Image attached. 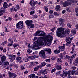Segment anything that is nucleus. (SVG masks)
<instances>
[{
  "instance_id": "a19ab883",
  "label": "nucleus",
  "mask_w": 78,
  "mask_h": 78,
  "mask_svg": "<svg viewBox=\"0 0 78 78\" xmlns=\"http://www.w3.org/2000/svg\"><path fill=\"white\" fill-rule=\"evenodd\" d=\"M70 41L67 42V43L66 44V45H67V46H69V47H70Z\"/></svg>"
},
{
  "instance_id": "c85d7f7f",
  "label": "nucleus",
  "mask_w": 78,
  "mask_h": 78,
  "mask_svg": "<svg viewBox=\"0 0 78 78\" xmlns=\"http://www.w3.org/2000/svg\"><path fill=\"white\" fill-rule=\"evenodd\" d=\"M39 68H40V66H37L36 67L34 68V71H37Z\"/></svg>"
},
{
  "instance_id": "338daca9",
  "label": "nucleus",
  "mask_w": 78,
  "mask_h": 78,
  "mask_svg": "<svg viewBox=\"0 0 78 78\" xmlns=\"http://www.w3.org/2000/svg\"><path fill=\"white\" fill-rule=\"evenodd\" d=\"M47 66L48 67H51V65L49 64H48L47 65Z\"/></svg>"
},
{
  "instance_id": "a18cd8bd",
  "label": "nucleus",
  "mask_w": 78,
  "mask_h": 78,
  "mask_svg": "<svg viewBox=\"0 0 78 78\" xmlns=\"http://www.w3.org/2000/svg\"><path fill=\"white\" fill-rule=\"evenodd\" d=\"M53 17H54V16L51 15L49 16V19H51V18H53Z\"/></svg>"
},
{
  "instance_id": "bb28decb",
  "label": "nucleus",
  "mask_w": 78,
  "mask_h": 78,
  "mask_svg": "<svg viewBox=\"0 0 78 78\" xmlns=\"http://www.w3.org/2000/svg\"><path fill=\"white\" fill-rule=\"evenodd\" d=\"M46 65L45 62H43L41 63V65L39 66L40 67H44Z\"/></svg>"
},
{
  "instance_id": "69168bd1",
  "label": "nucleus",
  "mask_w": 78,
  "mask_h": 78,
  "mask_svg": "<svg viewBox=\"0 0 78 78\" xmlns=\"http://www.w3.org/2000/svg\"><path fill=\"white\" fill-rule=\"evenodd\" d=\"M0 49L1 51H2L3 50V48L2 47L0 46Z\"/></svg>"
},
{
  "instance_id": "f257e3e1",
  "label": "nucleus",
  "mask_w": 78,
  "mask_h": 78,
  "mask_svg": "<svg viewBox=\"0 0 78 78\" xmlns=\"http://www.w3.org/2000/svg\"><path fill=\"white\" fill-rule=\"evenodd\" d=\"M64 29L62 27L58 28L57 29V31H56L57 36L58 37L61 36V37H64V36H66V35L69 34L70 30L68 28H67L64 32Z\"/></svg>"
},
{
  "instance_id": "ddd939ff",
  "label": "nucleus",
  "mask_w": 78,
  "mask_h": 78,
  "mask_svg": "<svg viewBox=\"0 0 78 78\" xmlns=\"http://www.w3.org/2000/svg\"><path fill=\"white\" fill-rule=\"evenodd\" d=\"M60 76L61 77H63L64 76H67V72L65 71L63 72V74H60Z\"/></svg>"
},
{
  "instance_id": "4468645a",
  "label": "nucleus",
  "mask_w": 78,
  "mask_h": 78,
  "mask_svg": "<svg viewBox=\"0 0 78 78\" xmlns=\"http://www.w3.org/2000/svg\"><path fill=\"white\" fill-rule=\"evenodd\" d=\"M9 59H12L14 60L15 59V58H16V55H9Z\"/></svg>"
},
{
  "instance_id": "b1692460",
  "label": "nucleus",
  "mask_w": 78,
  "mask_h": 78,
  "mask_svg": "<svg viewBox=\"0 0 78 78\" xmlns=\"http://www.w3.org/2000/svg\"><path fill=\"white\" fill-rule=\"evenodd\" d=\"M3 65H5V66H8L9 64V62H4L2 63Z\"/></svg>"
},
{
  "instance_id": "2f4dec72",
  "label": "nucleus",
  "mask_w": 78,
  "mask_h": 78,
  "mask_svg": "<svg viewBox=\"0 0 78 78\" xmlns=\"http://www.w3.org/2000/svg\"><path fill=\"white\" fill-rule=\"evenodd\" d=\"M67 26L69 28H71V27H72V24L70 23H68L67 24Z\"/></svg>"
},
{
  "instance_id": "f03ea898",
  "label": "nucleus",
  "mask_w": 78,
  "mask_h": 78,
  "mask_svg": "<svg viewBox=\"0 0 78 78\" xmlns=\"http://www.w3.org/2000/svg\"><path fill=\"white\" fill-rule=\"evenodd\" d=\"M53 41V38L52 36H50V35L47 36L44 40V42L45 44H47V45L48 47L50 46L51 45V44L48 43H50L51 42V41Z\"/></svg>"
},
{
  "instance_id": "c03bdc74",
  "label": "nucleus",
  "mask_w": 78,
  "mask_h": 78,
  "mask_svg": "<svg viewBox=\"0 0 78 78\" xmlns=\"http://www.w3.org/2000/svg\"><path fill=\"white\" fill-rule=\"evenodd\" d=\"M56 69L55 68H54V69H52V70L51 71V73H53V72H55V71H56Z\"/></svg>"
},
{
  "instance_id": "f8f14e48",
  "label": "nucleus",
  "mask_w": 78,
  "mask_h": 78,
  "mask_svg": "<svg viewBox=\"0 0 78 78\" xmlns=\"http://www.w3.org/2000/svg\"><path fill=\"white\" fill-rule=\"evenodd\" d=\"M22 59V58L20 56V55H18V56L16 57V60L17 62H19V61H20Z\"/></svg>"
},
{
  "instance_id": "6e6552de",
  "label": "nucleus",
  "mask_w": 78,
  "mask_h": 78,
  "mask_svg": "<svg viewBox=\"0 0 78 78\" xmlns=\"http://www.w3.org/2000/svg\"><path fill=\"white\" fill-rule=\"evenodd\" d=\"M39 72L40 73H42V75H44L47 74L48 73V71L47 69H41Z\"/></svg>"
},
{
  "instance_id": "e433bc0d",
  "label": "nucleus",
  "mask_w": 78,
  "mask_h": 78,
  "mask_svg": "<svg viewBox=\"0 0 78 78\" xmlns=\"http://www.w3.org/2000/svg\"><path fill=\"white\" fill-rule=\"evenodd\" d=\"M7 43L8 42H7V41H4L2 44V45H3V46H4V45H5V44H7Z\"/></svg>"
},
{
  "instance_id": "20e7f679",
  "label": "nucleus",
  "mask_w": 78,
  "mask_h": 78,
  "mask_svg": "<svg viewBox=\"0 0 78 78\" xmlns=\"http://www.w3.org/2000/svg\"><path fill=\"white\" fill-rule=\"evenodd\" d=\"M76 56V54H74L72 56H69L68 55H66L64 56V58L65 59H68L70 58V61H72L73 59L74 58H75V56Z\"/></svg>"
},
{
  "instance_id": "6ab92c4d",
  "label": "nucleus",
  "mask_w": 78,
  "mask_h": 78,
  "mask_svg": "<svg viewBox=\"0 0 78 78\" xmlns=\"http://www.w3.org/2000/svg\"><path fill=\"white\" fill-rule=\"evenodd\" d=\"M5 9H4L3 10L1 9L0 10V16H1L2 15H3V14L5 12Z\"/></svg>"
},
{
  "instance_id": "a211bd4d",
  "label": "nucleus",
  "mask_w": 78,
  "mask_h": 78,
  "mask_svg": "<svg viewBox=\"0 0 78 78\" xmlns=\"http://www.w3.org/2000/svg\"><path fill=\"white\" fill-rule=\"evenodd\" d=\"M66 42H69V43H71V39L69 37H66Z\"/></svg>"
},
{
  "instance_id": "c9c22d12",
  "label": "nucleus",
  "mask_w": 78,
  "mask_h": 78,
  "mask_svg": "<svg viewBox=\"0 0 78 78\" xmlns=\"http://www.w3.org/2000/svg\"><path fill=\"white\" fill-rule=\"evenodd\" d=\"M59 21L60 23H63L64 21V20H63V19H62V18H60L59 20Z\"/></svg>"
},
{
  "instance_id": "5701e85b",
  "label": "nucleus",
  "mask_w": 78,
  "mask_h": 78,
  "mask_svg": "<svg viewBox=\"0 0 78 78\" xmlns=\"http://www.w3.org/2000/svg\"><path fill=\"white\" fill-rule=\"evenodd\" d=\"M45 36V33L44 32L41 31L40 34V36Z\"/></svg>"
},
{
  "instance_id": "473e14b6",
  "label": "nucleus",
  "mask_w": 78,
  "mask_h": 78,
  "mask_svg": "<svg viewBox=\"0 0 78 78\" xmlns=\"http://www.w3.org/2000/svg\"><path fill=\"white\" fill-rule=\"evenodd\" d=\"M66 10L68 12H70V11H71V9L70 8L68 7L66 8Z\"/></svg>"
},
{
  "instance_id": "7ed1b4c3",
  "label": "nucleus",
  "mask_w": 78,
  "mask_h": 78,
  "mask_svg": "<svg viewBox=\"0 0 78 78\" xmlns=\"http://www.w3.org/2000/svg\"><path fill=\"white\" fill-rule=\"evenodd\" d=\"M32 23L33 20H27L25 21L26 24L29 28H33L34 27V24H32Z\"/></svg>"
},
{
  "instance_id": "cd10ccee",
  "label": "nucleus",
  "mask_w": 78,
  "mask_h": 78,
  "mask_svg": "<svg viewBox=\"0 0 78 78\" xmlns=\"http://www.w3.org/2000/svg\"><path fill=\"white\" fill-rule=\"evenodd\" d=\"M23 60L25 62H28L29 61L28 58L27 57H25L23 59Z\"/></svg>"
},
{
  "instance_id": "774afa93",
  "label": "nucleus",
  "mask_w": 78,
  "mask_h": 78,
  "mask_svg": "<svg viewBox=\"0 0 78 78\" xmlns=\"http://www.w3.org/2000/svg\"><path fill=\"white\" fill-rule=\"evenodd\" d=\"M66 12V10H64L62 11V14H64Z\"/></svg>"
},
{
  "instance_id": "603ef678",
  "label": "nucleus",
  "mask_w": 78,
  "mask_h": 78,
  "mask_svg": "<svg viewBox=\"0 0 78 78\" xmlns=\"http://www.w3.org/2000/svg\"><path fill=\"white\" fill-rule=\"evenodd\" d=\"M49 13L51 14H53V10H51L49 11Z\"/></svg>"
},
{
  "instance_id": "3c124183",
  "label": "nucleus",
  "mask_w": 78,
  "mask_h": 78,
  "mask_svg": "<svg viewBox=\"0 0 78 78\" xmlns=\"http://www.w3.org/2000/svg\"><path fill=\"white\" fill-rule=\"evenodd\" d=\"M9 41H10V42H11L12 43H13V41H12V39L9 38Z\"/></svg>"
},
{
  "instance_id": "c756f323",
  "label": "nucleus",
  "mask_w": 78,
  "mask_h": 78,
  "mask_svg": "<svg viewBox=\"0 0 78 78\" xmlns=\"http://www.w3.org/2000/svg\"><path fill=\"white\" fill-rule=\"evenodd\" d=\"M75 11L76 13L77 14H76V16H78V7H76L75 9Z\"/></svg>"
},
{
  "instance_id": "864d4df0",
  "label": "nucleus",
  "mask_w": 78,
  "mask_h": 78,
  "mask_svg": "<svg viewBox=\"0 0 78 78\" xmlns=\"http://www.w3.org/2000/svg\"><path fill=\"white\" fill-rule=\"evenodd\" d=\"M63 56H64V55L62 54H61V55L60 56V57L61 59H63Z\"/></svg>"
},
{
  "instance_id": "aec40b11",
  "label": "nucleus",
  "mask_w": 78,
  "mask_h": 78,
  "mask_svg": "<svg viewBox=\"0 0 78 78\" xmlns=\"http://www.w3.org/2000/svg\"><path fill=\"white\" fill-rule=\"evenodd\" d=\"M41 33V31H37L35 34V36H40V34Z\"/></svg>"
},
{
  "instance_id": "6e6d98bb",
  "label": "nucleus",
  "mask_w": 78,
  "mask_h": 78,
  "mask_svg": "<svg viewBox=\"0 0 78 78\" xmlns=\"http://www.w3.org/2000/svg\"><path fill=\"white\" fill-rule=\"evenodd\" d=\"M75 75H78V71H75Z\"/></svg>"
},
{
  "instance_id": "f3484780",
  "label": "nucleus",
  "mask_w": 78,
  "mask_h": 78,
  "mask_svg": "<svg viewBox=\"0 0 78 78\" xmlns=\"http://www.w3.org/2000/svg\"><path fill=\"white\" fill-rule=\"evenodd\" d=\"M45 51H47L48 53H49V55L50 54H51V49L50 48H46L45 49Z\"/></svg>"
},
{
  "instance_id": "49530a36",
  "label": "nucleus",
  "mask_w": 78,
  "mask_h": 78,
  "mask_svg": "<svg viewBox=\"0 0 78 78\" xmlns=\"http://www.w3.org/2000/svg\"><path fill=\"white\" fill-rule=\"evenodd\" d=\"M31 76L32 77V78H35L36 77V75L34 74H32L31 75Z\"/></svg>"
},
{
  "instance_id": "dca6fc26",
  "label": "nucleus",
  "mask_w": 78,
  "mask_h": 78,
  "mask_svg": "<svg viewBox=\"0 0 78 78\" xmlns=\"http://www.w3.org/2000/svg\"><path fill=\"white\" fill-rule=\"evenodd\" d=\"M55 68L58 70H61L62 69V67L61 65H57L55 66Z\"/></svg>"
},
{
  "instance_id": "4d7b16f0",
  "label": "nucleus",
  "mask_w": 78,
  "mask_h": 78,
  "mask_svg": "<svg viewBox=\"0 0 78 78\" xmlns=\"http://www.w3.org/2000/svg\"><path fill=\"white\" fill-rule=\"evenodd\" d=\"M3 53H5V52H6V49L5 48L4 49L3 51Z\"/></svg>"
},
{
  "instance_id": "8fccbe9b",
  "label": "nucleus",
  "mask_w": 78,
  "mask_h": 78,
  "mask_svg": "<svg viewBox=\"0 0 78 78\" xmlns=\"http://www.w3.org/2000/svg\"><path fill=\"white\" fill-rule=\"evenodd\" d=\"M56 27H54V28H52V29H51V31H52V32H54V31L55 30V28Z\"/></svg>"
},
{
  "instance_id": "de8ad7c7",
  "label": "nucleus",
  "mask_w": 78,
  "mask_h": 78,
  "mask_svg": "<svg viewBox=\"0 0 78 78\" xmlns=\"http://www.w3.org/2000/svg\"><path fill=\"white\" fill-rule=\"evenodd\" d=\"M71 69H73V70H75L76 68L75 66H73L71 68Z\"/></svg>"
},
{
  "instance_id": "680f3d73",
  "label": "nucleus",
  "mask_w": 78,
  "mask_h": 78,
  "mask_svg": "<svg viewBox=\"0 0 78 78\" xmlns=\"http://www.w3.org/2000/svg\"><path fill=\"white\" fill-rule=\"evenodd\" d=\"M21 68L22 70H23V69H25V67H24V66H22Z\"/></svg>"
},
{
  "instance_id": "0e129e2a",
  "label": "nucleus",
  "mask_w": 78,
  "mask_h": 78,
  "mask_svg": "<svg viewBox=\"0 0 78 78\" xmlns=\"http://www.w3.org/2000/svg\"><path fill=\"white\" fill-rule=\"evenodd\" d=\"M51 59L52 60H55V57H51Z\"/></svg>"
},
{
  "instance_id": "39448f33",
  "label": "nucleus",
  "mask_w": 78,
  "mask_h": 78,
  "mask_svg": "<svg viewBox=\"0 0 78 78\" xmlns=\"http://www.w3.org/2000/svg\"><path fill=\"white\" fill-rule=\"evenodd\" d=\"M23 24L22 21H20L17 24H16V28H20L21 29L23 27Z\"/></svg>"
},
{
  "instance_id": "393cba45",
  "label": "nucleus",
  "mask_w": 78,
  "mask_h": 78,
  "mask_svg": "<svg viewBox=\"0 0 78 78\" xmlns=\"http://www.w3.org/2000/svg\"><path fill=\"white\" fill-rule=\"evenodd\" d=\"M28 58H29V59H32V60L35 59V57H34L33 56H29L28 57Z\"/></svg>"
},
{
  "instance_id": "5fc2aeb1",
  "label": "nucleus",
  "mask_w": 78,
  "mask_h": 78,
  "mask_svg": "<svg viewBox=\"0 0 78 78\" xmlns=\"http://www.w3.org/2000/svg\"><path fill=\"white\" fill-rule=\"evenodd\" d=\"M16 8L18 9H20V7H19V5H16Z\"/></svg>"
},
{
  "instance_id": "0eeeda50",
  "label": "nucleus",
  "mask_w": 78,
  "mask_h": 78,
  "mask_svg": "<svg viewBox=\"0 0 78 78\" xmlns=\"http://www.w3.org/2000/svg\"><path fill=\"white\" fill-rule=\"evenodd\" d=\"M33 41H34V44H33V47H32V49H35L36 47V44L38 42V40H37V38L34 37Z\"/></svg>"
},
{
  "instance_id": "ea45409f",
  "label": "nucleus",
  "mask_w": 78,
  "mask_h": 78,
  "mask_svg": "<svg viewBox=\"0 0 78 78\" xmlns=\"http://www.w3.org/2000/svg\"><path fill=\"white\" fill-rule=\"evenodd\" d=\"M30 14L31 16H33V14H34V12L33 11H32L30 12Z\"/></svg>"
},
{
  "instance_id": "09e8293b",
  "label": "nucleus",
  "mask_w": 78,
  "mask_h": 78,
  "mask_svg": "<svg viewBox=\"0 0 78 78\" xmlns=\"http://www.w3.org/2000/svg\"><path fill=\"white\" fill-rule=\"evenodd\" d=\"M45 61L46 62H50V58L46 59Z\"/></svg>"
},
{
  "instance_id": "58836bf2",
  "label": "nucleus",
  "mask_w": 78,
  "mask_h": 78,
  "mask_svg": "<svg viewBox=\"0 0 78 78\" xmlns=\"http://www.w3.org/2000/svg\"><path fill=\"white\" fill-rule=\"evenodd\" d=\"M44 8L45 9V11H46V12H48V9L47 6H44Z\"/></svg>"
},
{
  "instance_id": "13d9d810",
  "label": "nucleus",
  "mask_w": 78,
  "mask_h": 78,
  "mask_svg": "<svg viewBox=\"0 0 78 78\" xmlns=\"http://www.w3.org/2000/svg\"><path fill=\"white\" fill-rule=\"evenodd\" d=\"M17 17H18V15L17 14H16L15 15L14 18H15V19H16V18H17Z\"/></svg>"
},
{
  "instance_id": "4be33fe9",
  "label": "nucleus",
  "mask_w": 78,
  "mask_h": 78,
  "mask_svg": "<svg viewBox=\"0 0 78 78\" xmlns=\"http://www.w3.org/2000/svg\"><path fill=\"white\" fill-rule=\"evenodd\" d=\"M55 9L56 11H60V5H57L55 7Z\"/></svg>"
},
{
  "instance_id": "7c9ffc66",
  "label": "nucleus",
  "mask_w": 78,
  "mask_h": 78,
  "mask_svg": "<svg viewBox=\"0 0 78 78\" xmlns=\"http://www.w3.org/2000/svg\"><path fill=\"white\" fill-rule=\"evenodd\" d=\"M57 62H62V60L61 59V58H59L57 59Z\"/></svg>"
},
{
  "instance_id": "412c9836",
  "label": "nucleus",
  "mask_w": 78,
  "mask_h": 78,
  "mask_svg": "<svg viewBox=\"0 0 78 78\" xmlns=\"http://www.w3.org/2000/svg\"><path fill=\"white\" fill-rule=\"evenodd\" d=\"M3 7L4 8H8L9 7V5H8L6 2H4L3 4Z\"/></svg>"
},
{
  "instance_id": "f704fd0d",
  "label": "nucleus",
  "mask_w": 78,
  "mask_h": 78,
  "mask_svg": "<svg viewBox=\"0 0 78 78\" xmlns=\"http://www.w3.org/2000/svg\"><path fill=\"white\" fill-rule=\"evenodd\" d=\"M59 24L61 27H64V23L63 22L60 23Z\"/></svg>"
},
{
  "instance_id": "052dcab7",
  "label": "nucleus",
  "mask_w": 78,
  "mask_h": 78,
  "mask_svg": "<svg viewBox=\"0 0 78 78\" xmlns=\"http://www.w3.org/2000/svg\"><path fill=\"white\" fill-rule=\"evenodd\" d=\"M30 64H31V65H33V66H34V63L33 62H30Z\"/></svg>"
},
{
  "instance_id": "423d86ee",
  "label": "nucleus",
  "mask_w": 78,
  "mask_h": 78,
  "mask_svg": "<svg viewBox=\"0 0 78 78\" xmlns=\"http://www.w3.org/2000/svg\"><path fill=\"white\" fill-rule=\"evenodd\" d=\"M45 51L44 50H41L39 53V55L42 58L45 59Z\"/></svg>"
},
{
  "instance_id": "37998d69",
  "label": "nucleus",
  "mask_w": 78,
  "mask_h": 78,
  "mask_svg": "<svg viewBox=\"0 0 78 78\" xmlns=\"http://www.w3.org/2000/svg\"><path fill=\"white\" fill-rule=\"evenodd\" d=\"M65 45H66L65 44H63V46L61 47L62 50V49H63V50H64V49H65Z\"/></svg>"
},
{
  "instance_id": "4c0bfd02",
  "label": "nucleus",
  "mask_w": 78,
  "mask_h": 78,
  "mask_svg": "<svg viewBox=\"0 0 78 78\" xmlns=\"http://www.w3.org/2000/svg\"><path fill=\"white\" fill-rule=\"evenodd\" d=\"M17 46H19V44H16V43H14L13 47H14V48H16V47H17Z\"/></svg>"
},
{
  "instance_id": "a878e982",
  "label": "nucleus",
  "mask_w": 78,
  "mask_h": 78,
  "mask_svg": "<svg viewBox=\"0 0 78 78\" xmlns=\"http://www.w3.org/2000/svg\"><path fill=\"white\" fill-rule=\"evenodd\" d=\"M60 51H60V50L56 49L54 51V53L55 54H58V53H60Z\"/></svg>"
},
{
  "instance_id": "9b49d317",
  "label": "nucleus",
  "mask_w": 78,
  "mask_h": 78,
  "mask_svg": "<svg viewBox=\"0 0 78 78\" xmlns=\"http://www.w3.org/2000/svg\"><path fill=\"white\" fill-rule=\"evenodd\" d=\"M70 73H71L72 75H74L75 73V71L70 70L67 72V75L68 76H70Z\"/></svg>"
},
{
  "instance_id": "1a4fd4ad",
  "label": "nucleus",
  "mask_w": 78,
  "mask_h": 78,
  "mask_svg": "<svg viewBox=\"0 0 78 78\" xmlns=\"http://www.w3.org/2000/svg\"><path fill=\"white\" fill-rule=\"evenodd\" d=\"M38 3V2L37 1H31L30 2V5H31V6H34L35 5L37 4Z\"/></svg>"
},
{
  "instance_id": "72a5a7b5",
  "label": "nucleus",
  "mask_w": 78,
  "mask_h": 78,
  "mask_svg": "<svg viewBox=\"0 0 78 78\" xmlns=\"http://www.w3.org/2000/svg\"><path fill=\"white\" fill-rule=\"evenodd\" d=\"M54 16H59V14L58 13L55 12H54Z\"/></svg>"
},
{
  "instance_id": "bf43d9fd",
  "label": "nucleus",
  "mask_w": 78,
  "mask_h": 78,
  "mask_svg": "<svg viewBox=\"0 0 78 78\" xmlns=\"http://www.w3.org/2000/svg\"><path fill=\"white\" fill-rule=\"evenodd\" d=\"M34 17L35 19H36V18L37 17V15H35L34 16Z\"/></svg>"
},
{
  "instance_id": "9d476101",
  "label": "nucleus",
  "mask_w": 78,
  "mask_h": 78,
  "mask_svg": "<svg viewBox=\"0 0 78 78\" xmlns=\"http://www.w3.org/2000/svg\"><path fill=\"white\" fill-rule=\"evenodd\" d=\"M71 4V2H63L62 5L64 7H66L69 6V5Z\"/></svg>"
},
{
  "instance_id": "e2e57ef3",
  "label": "nucleus",
  "mask_w": 78,
  "mask_h": 78,
  "mask_svg": "<svg viewBox=\"0 0 78 78\" xmlns=\"http://www.w3.org/2000/svg\"><path fill=\"white\" fill-rule=\"evenodd\" d=\"M76 30H78V24H76L75 26Z\"/></svg>"
},
{
  "instance_id": "79ce46f5",
  "label": "nucleus",
  "mask_w": 78,
  "mask_h": 78,
  "mask_svg": "<svg viewBox=\"0 0 78 78\" xmlns=\"http://www.w3.org/2000/svg\"><path fill=\"white\" fill-rule=\"evenodd\" d=\"M27 52L28 53L30 54L31 53V52H32V51L30 49H28L27 50Z\"/></svg>"
},
{
  "instance_id": "2eb2a0df",
  "label": "nucleus",
  "mask_w": 78,
  "mask_h": 78,
  "mask_svg": "<svg viewBox=\"0 0 78 78\" xmlns=\"http://www.w3.org/2000/svg\"><path fill=\"white\" fill-rule=\"evenodd\" d=\"M1 61H2V63L5 62V60H6V56L5 55L3 56L1 58Z\"/></svg>"
}]
</instances>
